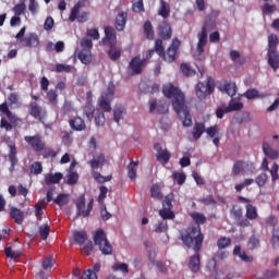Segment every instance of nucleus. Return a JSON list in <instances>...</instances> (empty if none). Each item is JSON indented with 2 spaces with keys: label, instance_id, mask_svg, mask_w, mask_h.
<instances>
[{
  "label": "nucleus",
  "instance_id": "nucleus-5",
  "mask_svg": "<svg viewBox=\"0 0 279 279\" xmlns=\"http://www.w3.org/2000/svg\"><path fill=\"white\" fill-rule=\"evenodd\" d=\"M278 35L270 34L268 36V50H267V57H268V64L271 66L274 71H277L279 69V51H278Z\"/></svg>",
  "mask_w": 279,
  "mask_h": 279
},
{
  "label": "nucleus",
  "instance_id": "nucleus-11",
  "mask_svg": "<svg viewBox=\"0 0 279 279\" xmlns=\"http://www.w3.org/2000/svg\"><path fill=\"white\" fill-rule=\"evenodd\" d=\"M147 65V59H141V54H137L131 59L128 69L131 71V75H141L143 68Z\"/></svg>",
  "mask_w": 279,
  "mask_h": 279
},
{
  "label": "nucleus",
  "instance_id": "nucleus-23",
  "mask_svg": "<svg viewBox=\"0 0 279 279\" xmlns=\"http://www.w3.org/2000/svg\"><path fill=\"white\" fill-rule=\"evenodd\" d=\"M74 204L76 206L77 217H84V213H86V196L82 194L80 197L76 198Z\"/></svg>",
  "mask_w": 279,
  "mask_h": 279
},
{
  "label": "nucleus",
  "instance_id": "nucleus-16",
  "mask_svg": "<svg viewBox=\"0 0 279 279\" xmlns=\"http://www.w3.org/2000/svg\"><path fill=\"white\" fill-rule=\"evenodd\" d=\"M213 90H215V88H213L209 83L204 84L198 82L195 87L196 96L198 99H201V101L206 99L207 95H210Z\"/></svg>",
  "mask_w": 279,
  "mask_h": 279
},
{
  "label": "nucleus",
  "instance_id": "nucleus-49",
  "mask_svg": "<svg viewBox=\"0 0 279 279\" xmlns=\"http://www.w3.org/2000/svg\"><path fill=\"white\" fill-rule=\"evenodd\" d=\"M136 167H138V161H131L128 166V177L130 180H136Z\"/></svg>",
  "mask_w": 279,
  "mask_h": 279
},
{
  "label": "nucleus",
  "instance_id": "nucleus-6",
  "mask_svg": "<svg viewBox=\"0 0 279 279\" xmlns=\"http://www.w3.org/2000/svg\"><path fill=\"white\" fill-rule=\"evenodd\" d=\"M94 243L98 245L101 254L110 256L112 254V244L108 241V236L102 229H99L94 234Z\"/></svg>",
  "mask_w": 279,
  "mask_h": 279
},
{
  "label": "nucleus",
  "instance_id": "nucleus-40",
  "mask_svg": "<svg viewBox=\"0 0 279 279\" xmlns=\"http://www.w3.org/2000/svg\"><path fill=\"white\" fill-rule=\"evenodd\" d=\"M54 204H57V206H66V204H69V202H71V198L69 196V194L65 193H61L59 194L54 199H53Z\"/></svg>",
  "mask_w": 279,
  "mask_h": 279
},
{
  "label": "nucleus",
  "instance_id": "nucleus-4",
  "mask_svg": "<svg viewBox=\"0 0 279 279\" xmlns=\"http://www.w3.org/2000/svg\"><path fill=\"white\" fill-rule=\"evenodd\" d=\"M180 45H182V41L180 39L174 38L168 49L165 51V46L162 45V39H156L155 40V51L159 56V58L162 59L163 62H168V64H171V62H175L178 58V51H180Z\"/></svg>",
  "mask_w": 279,
  "mask_h": 279
},
{
  "label": "nucleus",
  "instance_id": "nucleus-42",
  "mask_svg": "<svg viewBox=\"0 0 279 279\" xmlns=\"http://www.w3.org/2000/svg\"><path fill=\"white\" fill-rule=\"evenodd\" d=\"M190 217L195 221L196 226H204L206 223V216L204 214L194 211L190 214Z\"/></svg>",
  "mask_w": 279,
  "mask_h": 279
},
{
  "label": "nucleus",
  "instance_id": "nucleus-63",
  "mask_svg": "<svg viewBox=\"0 0 279 279\" xmlns=\"http://www.w3.org/2000/svg\"><path fill=\"white\" fill-rule=\"evenodd\" d=\"M81 47L82 49H87V51H90L93 49V39L83 37L81 39Z\"/></svg>",
  "mask_w": 279,
  "mask_h": 279
},
{
  "label": "nucleus",
  "instance_id": "nucleus-59",
  "mask_svg": "<svg viewBox=\"0 0 279 279\" xmlns=\"http://www.w3.org/2000/svg\"><path fill=\"white\" fill-rule=\"evenodd\" d=\"M41 267L45 271H49L53 267V257L48 256L43 259Z\"/></svg>",
  "mask_w": 279,
  "mask_h": 279
},
{
  "label": "nucleus",
  "instance_id": "nucleus-20",
  "mask_svg": "<svg viewBox=\"0 0 279 279\" xmlns=\"http://www.w3.org/2000/svg\"><path fill=\"white\" fill-rule=\"evenodd\" d=\"M9 215L17 226H21L25 221V213L17 207H11Z\"/></svg>",
  "mask_w": 279,
  "mask_h": 279
},
{
  "label": "nucleus",
  "instance_id": "nucleus-2",
  "mask_svg": "<svg viewBox=\"0 0 279 279\" xmlns=\"http://www.w3.org/2000/svg\"><path fill=\"white\" fill-rule=\"evenodd\" d=\"M180 239L182 243L189 247V250L193 247L194 252H202V245L204 244V233H202V227L195 225L187 227L180 233Z\"/></svg>",
  "mask_w": 279,
  "mask_h": 279
},
{
  "label": "nucleus",
  "instance_id": "nucleus-54",
  "mask_svg": "<svg viewBox=\"0 0 279 279\" xmlns=\"http://www.w3.org/2000/svg\"><path fill=\"white\" fill-rule=\"evenodd\" d=\"M80 180V174L75 171H68V181L66 184L70 186H73V184H77V181Z\"/></svg>",
  "mask_w": 279,
  "mask_h": 279
},
{
  "label": "nucleus",
  "instance_id": "nucleus-17",
  "mask_svg": "<svg viewBox=\"0 0 279 279\" xmlns=\"http://www.w3.org/2000/svg\"><path fill=\"white\" fill-rule=\"evenodd\" d=\"M8 147H9L8 158H9V161L11 162V166L9 167V171L10 173H13L16 165H19V157H17L19 150H16V145L14 144H9Z\"/></svg>",
  "mask_w": 279,
  "mask_h": 279
},
{
  "label": "nucleus",
  "instance_id": "nucleus-8",
  "mask_svg": "<svg viewBox=\"0 0 279 279\" xmlns=\"http://www.w3.org/2000/svg\"><path fill=\"white\" fill-rule=\"evenodd\" d=\"M25 143L32 147L33 151L35 154H40V151H45V147L47 144H45V140H43V136L40 134L35 135H26L24 136Z\"/></svg>",
  "mask_w": 279,
  "mask_h": 279
},
{
  "label": "nucleus",
  "instance_id": "nucleus-62",
  "mask_svg": "<svg viewBox=\"0 0 279 279\" xmlns=\"http://www.w3.org/2000/svg\"><path fill=\"white\" fill-rule=\"evenodd\" d=\"M47 99L48 101H50V104H53V106L58 105V93L56 92V89H50L47 93Z\"/></svg>",
  "mask_w": 279,
  "mask_h": 279
},
{
  "label": "nucleus",
  "instance_id": "nucleus-44",
  "mask_svg": "<svg viewBox=\"0 0 279 279\" xmlns=\"http://www.w3.org/2000/svg\"><path fill=\"white\" fill-rule=\"evenodd\" d=\"M25 10H27V5H25V0H22L13 7L12 12H14L15 16H21L25 14Z\"/></svg>",
  "mask_w": 279,
  "mask_h": 279
},
{
  "label": "nucleus",
  "instance_id": "nucleus-21",
  "mask_svg": "<svg viewBox=\"0 0 279 279\" xmlns=\"http://www.w3.org/2000/svg\"><path fill=\"white\" fill-rule=\"evenodd\" d=\"M206 132V123L196 122L192 130V138L193 141H199L202 138V134Z\"/></svg>",
  "mask_w": 279,
  "mask_h": 279
},
{
  "label": "nucleus",
  "instance_id": "nucleus-64",
  "mask_svg": "<svg viewBox=\"0 0 279 279\" xmlns=\"http://www.w3.org/2000/svg\"><path fill=\"white\" fill-rule=\"evenodd\" d=\"M167 230H169V225L165 220L155 225V232H167Z\"/></svg>",
  "mask_w": 279,
  "mask_h": 279
},
{
  "label": "nucleus",
  "instance_id": "nucleus-39",
  "mask_svg": "<svg viewBox=\"0 0 279 279\" xmlns=\"http://www.w3.org/2000/svg\"><path fill=\"white\" fill-rule=\"evenodd\" d=\"M21 121H16L15 123L9 121L5 118L0 120V128L1 130H5V132H12L13 128H16Z\"/></svg>",
  "mask_w": 279,
  "mask_h": 279
},
{
  "label": "nucleus",
  "instance_id": "nucleus-12",
  "mask_svg": "<svg viewBox=\"0 0 279 279\" xmlns=\"http://www.w3.org/2000/svg\"><path fill=\"white\" fill-rule=\"evenodd\" d=\"M149 112L156 114H167L169 112V105H167V100L160 99L159 101L153 99L149 101Z\"/></svg>",
  "mask_w": 279,
  "mask_h": 279
},
{
  "label": "nucleus",
  "instance_id": "nucleus-38",
  "mask_svg": "<svg viewBox=\"0 0 279 279\" xmlns=\"http://www.w3.org/2000/svg\"><path fill=\"white\" fill-rule=\"evenodd\" d=\"M156 159L158 162H163V165H167L169 160H171V153L165 148L161 153L156 154Z\"/></svg>",
  "mask_w": 279,
  "mask_h": 279
},
{
  "label": "nucleus",
  "instance_id": "nucleus-35",
  "mask_svg": "<svg viewBox=\"0 0 279 279\" xmlns=\"http://www.w3.org/2000/svg\"><path fill=\"white\" fill-rule=\"evenodd\" d=\"M234 256H239L241 260H244V263H252L254 260V257L247 255L245 251H241V246H235L233 250Z\"/></svg>",
  "mask_w": 279,
  "mask_h": 279
},
{
  "label": "nucleus",
  "instance_id": "nucleus-41",
  "mask_svg": "<svg viewBox=\"0 0 279 279\" xmlns=\"http://www.w3.org/2000/svg\"><path fill=\"white\" fill-rule=\"evenodd\" d=\"M38 232H39L40 239L43 241H47V239H49L51 228L47 223H44V225L39 226Z\"/></svg>",
  "mask_w": 279,
  "mask_h": 279
},
{
  "label": "nucleus",
  "instance_id": "nucleus-36",
  "mask_svg": "<svg viewBox=\"0 0 279 279\" xmlns=\"http://www.w3.org/2000/svg\"><path fill=\"white\" fill-rule=\"evenodd\" d=\"M124 114L125 108L122 105H116L113 108V121H116V123H119V121L123 119Z\"/></svg>",
  "mask_w": 279,
  "mask_h": 279
},
{
  "label": "nucleus",
  "instance_id": "nucleus-3",
  "mask_svg": "<svg viewBox=\"0 0 279 279\" xmlns=\"http://www.w3.org/2000/svg\"><path fill=\"white\" fill-rule=\"evenodd\" d=\"M100 43L104 47H108L107 54L112 62H117L121 58V47L117 46V31L114 27H105V37Z\"/></svg>",
  "mask_w": 279,
  "mask_h": 279
},
{
  "label": "nucleus",
  "instance_id": "nucleus-7",
  "mask_svg": "<svg viewBox=\"0 0 279 279\" xmlns=\"http://www.w3.org/2000/svg\"><path fill=\"white\" fill-rule=\"evenodd\" d=\"M84 1H78L74 4L69 15L70 23H75V21H77L78 23H86V21H88V16H90L89 12L84 11L80 13V10L84 8Z\"/></svg>",
  "mask_w": 279,
  "mask_h": 279
},
{
  "label": "nucleus",
  "instance_id": "nucleus-47",
  "mask_svg": "<svg viewBox=\"0 0 279 279\" xmlns=\"http://www.w3.org/2000/svg\"><path fill=\"white\" fill-rule=\"evenodd\" d=\"M241 97H245L248 100L258 99L260 97V93L256 88L247 89Z\"/></svg>",
  "mask_w": 279,
  "mask_h": 279
},
{
  "label": "nucleus",
  "instance_id": "nucleus-10",
  "mask_svg": "<svg viewBox=\"0 0 279 279\" xmlns=\"http://www.w3.org/2000/svg\"><path fill=\"white\" fill-rule=\"evenodd\" d=\"M114 99V89L108 88L101 96L98 98V106L105 112H112V106L110 101Z\"/></svg>",
  "mask_w": 279,
  "mask_h": 279
},
{
  "label": "nucleus",
  "instance_id": "nucleus-53",
  "mask_svg": "<svg viewBox=\"0 0 279 279\" xmlns=\"http://www.w3.org/2000/svg\"><path fill=\"white\" fill-rule=\"evenodd\" d=\"M40 10V5L36 0H29L28 2V11L31 12L32 16H36Z\"/></svg>",
  "mask_w": 279,
  "mask_h": 279
},
{
  "label": "nucleus",
  "instance_id": "nucleus-32",
  "mask_svg": "<svg viewBox=\"0 0 279 279\" xmlns=\"http://www.w3.org/2000/svg\"><path fill=\"white\" fill-rule=\"evenodd\" d=\"M96 112H97V109H95V106H93V104H90V102H87L83 107V114H84V117H86V119L88 121H93Z\"/></svg>",
  "mask_w": 279,
  "mask_h": 279
},
{
  "label": "nucleus",
  "instance_id": "nucleus-46",
  "mask_svg": "<svg viewBox=\"0 0 279 279\" xmlns=\"http://www.w3.org/2000/svg\"><path fill=\"white\" fill-rule=\"evenodd\" d=\"M4 254L7 258H11L12 260H16V258H21V251H12L11 246L4 248Z\"/></svg>",
  "mask_w": 279,
  "mask_h": 279
},
{
  "label": "nucleus",
  "instance_id": "nucleus-60",
  "mask_svg": "<svg viewBox=\"0 0 279 279\" xmlns=\"http://www.w3.org/2000/svg\"><path fill=\"white\" fill-rule=\"evenodd\" d=\"M31 173L34 175H40L43 173V163L40 161H35L31 165Z\"/></svg>",
  "mask_w": 279,
  "mask_h": 279
},
{
  "label": "nucleus",
  "instance_id": "nucleus-56",
  "mask_svg": "<svg viewBox=\"0 0 279 279\" xmlns=\"http://www.w3.org/2000/svg\"><path fill=\"white\" fill-rule=\"evenodd\" d=\"M232 240L230 238L222 236L217 241L218 250H226V247H230Z\"/></svg>",
  "mask_w": 279,
  "mask_h": 279
},
{
  "label": "nucleus",
  "instance_id": "nucleus-45",
  "mask_svg": "<svg viewBox=\"0 0 279 279\" xmlns=\"http://www.w3.org/2000/svg\"><path fill=\"white\" fill-rule=\"evenodd\" d=\"M247 247L248 250H258L260 247V239L256 235H252L247 241Z\"/></svg>",
  "mask_w": 279,
  "mask_h": 279
},
{
  "label": "nucleus",
  "instance_id": "nucleus-29",
  "mask_svg": "<svg viewBox=\"0 0 279 279\" xmlns=\"http://www.w3.org/2000/svg\"><path fill=\"white\" fill-rule=\"evenodd\" d=\"M170 14H171V5H169L167 1L160 0L158 15L161 16L162 19H169Z\"/></svg>",
  "mask_w": 279,
  "mask_h": 279
},
{
  "label": "nucleus",
  "instance_id": "nucleus-24",
  "mask_svg": "<svg viewBox=\"0 0 279 279\" xmlns=\"http://www.w3.org/2000/svg\"><path fill=\"white\" fill-rule=\"evenodd\" d=\"M125 23H128V12L122 11L116 16V29L123 32L125 29Z\"/></svg>",
  "mask_w": 279,
  "mask_h": 279
},
{
  "label": "nucleus",
  "instance_id": "nucleus-33",
  "mask_svg": "<svg viewBox=\"0 0 279 279\" xmlns=\"http://www.w3.org/2000/svg\"><path fill=\"white\" fill-rule=\"evenodd\" d=\"M105 163H106V157L104 155H99L89 161L92 171L100 169V167H104Z\"/></svg>",
  "mask_w": 279,
  "mask_h": 279
},
{
  "label": "nucleus",
  "instance_id": "nucleus-30",
  "mask_svg": "<svg viewBox=\"0 0 279 279\" xmlns=\"http://www.w3.org/2000/svg\"><path fill=\"white\" fill-rule=\"evenodd\" d=\"M63 174L62 172H57V173H49L45 177V182L47 186L51 184H60V181L62 180Z\"/></svg>",
  "mask_w": 279,
  "mask_h": 279
},
{
  "label": "nucleus",
  "instance_id": "nucleus-31",
  "mask_svg": "<svg viewBox=\"0 0 279 279\" xmlns=\"http://www.w3.org/2000/svg\"><path fill=\"white\" fill-rule=\"evenodd\" d=\"M78 60L82 64H90L93 62V54L88 49H82L77 54Z\"/></svg>",
  "mask_w": 279,
  "mask_h": 279
},
{
  "label": "nucleus",
  "instance_id": "nucleus-43",
  "mask_svg": "<svg viewBox=\"0 0 279 279\" xmlns=\"http://www.w3.org/2000/svg\"><path fill=\"white\" fill-rule=\"evenodd\" d=\"M222 90H225V93L229 95V97H234V95H236V84L226 82Z\"/></svg>",
  "mask_w": 279,
  "mask_h": 279
},
{
  "label": "nucleus",
  "instance_id": "nucleus-13",
  "mask_svg": "<svg viewBox=\"0 0 279 279\" xmlns=\"http://www.w3.org/2000/svg\"><path fill=\"white\" fill-rule=\"evenodd\" d=\"M198 43L196 45V51L198 56H204V48L208 45V27L204 25L201 32L197 34Z\"/></svg>",
  "mask_w": 279,
  "mask_h": 279
},
{
  "label": "nucleus",
  "instance_id": "nucleus-19",
  "mask_svg": "<svg viewBox=\"0 0 279 279\" xmlns=\"http://www.w3.org/2000/svg\"><path fill=\"white\" fill-rule=\"evenodd\" d=\"M202 265V259L199 258V252H195V255L190 257L187 267L192 271V274H197L199 271Z\"/></svg>",
  "mask_w": 279,
  "mask_h": 279
},
{
  "label": "nucleus",
  "instance_id": "nucleus-27",
  "mask_svg": "<svg viewBox=\"0 0 279 279\" xmlns=\"http://www.w3.org/2000/svg\"><path fill=\"white\" fill-rule=\"evenodd\" d=\"M263 151L267 158H270V160H278L279 159V153L276 149L271 148V145L269 143L264 142L263 143Z\"/></svg>",
  "mask_w": 279,
  "mask_h": 279
},
{
  "label": "nucleus",
  "instance_id": "nucleus-37",
  "mask_svg": "<svg viewBox=\"0 0 279 279\" xmlns=\"http://www.w3.org/2000/svg\"><path fill=\"white\" fill-rule=\"evenodd\" d=\"M230 216L234 221H241V219H243V207L233 205L230 209Z\"/></svg>",
  "mask_w": 279,
  "mask_h": 279
},
{
  "label": "nucleus",
  "instance_id": "nucleus-28",
  "mask_svg": "<svg viewBox=\"0 0 279 279\" xmlns=\"http://www.w3.org/2000/svg\"><path fill=\"white\" fill-rule=\"evenodd\" d=\"M245 217L246 219H250V221H256L258 219V208L252 204L245 205Z\"/></svg>",
  "mask_w": 279,
  "mask_h": 279
},
{
  "label": "nucleus",
  "instance_id": "nucleus-55",
  "mask_svg": "<svg viewBox=\"0 0 279 279\" xmlns=\"http://www.w3.org/2000/svg\"><path fill=\"white\" fill-rule=\"evenodd\" d=\"M113 271H122V274H130V266L125 263H116L112 266Z\"/></svg>",
  "mask_w": 279,
  "mask_h": 279
},
{
  "label": "nucleus",
  "instance_id": "nucleus-14",
  "mask_svg": "<svg viewBox=\"0 0 279 279\" xmlns=\"http://www.w3.org/2000/svg\"><path fill=\"white\" fill-rule=\"evenodd\" d=\"M157 32L161 40H171V37L173 36L171 24L167 21H162L158 24Z\"/></svg>",
  "mask_w": 279,
  "mask_h": 279
},
{
  "label": "nucleus",
  "instance_id": "nucleus-48",
  "mask_svg": "<svg viewBox=\"0 0 279 279\" xmlns=\"http://www.w3.org/2000/svg\"><path fill=\"white\" fill-rule=\"evenodd\" d=\"M180 69L185 77H193L196 73L195 70L189 65V63H181Z\"/></svg>",
  "mask_w": 279,
  "mask_h": 279
},
{
  "label": "nucleus",
  "instance_id": "nucleus-57",
  "mask_svg": "<svg viewBox=\"0 0 279 279\" xmlns=\"http://www.w3.org/2000/svg\"><path fill=\"white\" fill-rule=\"evenodd\" d=\"M159 217H161V219H163L165 221L167 219L172 220V219H175V214L171 209H161L159 210Z\"/></svg>",
  "mask_w": 279,
  "mask_h": 279
},
{
  "label": "nucleus",
  "instance_id": "nucleus-25",
  "mask_svg": "<svg viewBox=\"0 0 279 279\" xmlns=\"http://www.w3.org/2000/svg\"><path fill=\"white\" fill-rule=\"evenodd\" d=\"M0 112L4 114L11 123H16V121H21L19 117L12 113V111L10 110V107L8 106V102H3L0 105Z\"/></svg>",
  "mask_w": 279,
  "mask_h": 279
},
{
  "label": "nucleus",
  "instance_id": "nucleus-61",
  "mask_svg": "<svg viewBox=\"0 0 279 279\" xmlns=\"http://www.w3.org/2000/svg\"><path fill=\"white\" fill-rule=\"evenodd\" d=\"M268 178L269 177L265 172L258 174L257 178L255 179L257 186H259V187L265 186V184H267Z\"/></svg>",
  "mask_w": 279,
  "mask_h": 279
},
{
  "label": "nucleus",
  "instance_id": "nucleus-50",
  "mask_svg": "<svg viewBox=\"0 0 279 279\" xmlns=\"http://www.w3.org/2000/svg\"><path fill=\"white\" fill-rule=\"evenodd\" d=\"M94 114H95V124L98 128H101V125L106 123V114H104L102 111H100L99 109H96V113Z\"/></svg>",
  "mask_w": 279,
  "mask_h": 279
},
{
  "label": "nucleus",
  "instance_id": "nucleus-9",
  "mask_svg": "<svg viewBox=\"0 0 279 279\" xmlns=\"http://www.w3.org/2000/svg\"><path fill=\"white\" fill-rule=\"evenodd\" d=\"M242 108H244L243 102L236 101L234 98H232L229 101V106H220L217 108L216 117L217 119H223V114H228L230 112H239V110Z\"/></svg>",
  "mask_w": 279,
  "mask_h": 279
},
{
  "label": "nucleus",
  "instance_id": "nucleus-1",
  "mask_svg": "<svg viewBox=\"0 0 279 279\" xmlns=\"http://www.w3.org/2000/svg\"><path fill=\"white\" fill-rule=\"evenodd\" d=\"M162 93L165 97L172 99V108L181 119L184 128H191V125H193V118L191 117V111L186 106L184 94L180 88L173 86V84H167L163 85Z\"/></svg>",
  "mask_w": 279,
  "mask_h": 279
},
{
  "label": "nucleus",
  "instance_id": "nucleus-26",
  "mask_svg": "<svg viewBox=\"0 0 279 279\" xmlns=\"http://www.w3.org/2000/svg\"><path fill=\"white\" fill-rule=\"evenodd\" d=\"M28 114H31L33 119H39V117L43 114V107L36 101H31L28 104Z\"/></svg>",
  "mask_w": 279,
  "mask_h": 279
},
{
  "label": "nucleus",
  "instance_id": "nucleus-34",
  "mask_svg": "<svg viewBox=\"0 0 279 279\" xmlns=\"http://www.w3.org/2000/svg\"><path fill=\"white\" fill-rule=\"evenodd\" d=\"M73 240L78 245H84V243H86V241H88V233H86V231H74Z\"/></svg>",
  "mask_w": 279,
  "mask_h": 279
},
{
  "label": "nucleus",
  "instance_id": "nucleus-51",
  "mask_svg": "<svg viewBox=\"0 0 279 279\" xmlns=\"http://www.w3.org/2000/svg\"><path fill=\"white\" fill-rule=\"evenodd\" d=\"M276 10H278V8L276 7V4H269V3H265L262 7V12L265 16H271V14H274V12H276Z\"/></svg>",
  "mask_w": 279,
  "mask_h": 279
},
{
  "label": "nucleus",
  "instance_id": "nucleus-52",
  "mask_svg": "<svg viewBox=\"0 0 279 279\" xmlns=\"http://www.w3.org/2000/svg\"><path fill=\"white\" fill-rule=\"evenodd\" d=\"M144 33L148 40H154V26H151V22L147 21L144 23Z\"/></svg>",
  "mask_w": 279,
  "mask_h": 279
},
{
  "label": "nucleus",
  "instance_id": "nucleus-15",
  "mask_svg": "<svg viewBox=\"0 0 279 279\" xmlns=\"http://www.w3.org/2000/svg\"><path fill=\"white\" fill-rule=\"evenodd\" d=\"M20 45H22V47L34 49L40 45V37H38V34L36 33H28L24 38H21Z\"/></svg>",
  "mask_w": 279,
  "mask_h": 279
},
{
  "label": "nucleus",
  "instance_id": "nucleus-58",
  "mask_svg": "<svg viewBox=\"0 0 279 279\" xmlns=\"http://www.w3.org/2000/svg\"><path fill=\"white\" fill-rule=\"evenodd\" d=\"M243 167H245L244 161H241V160L235 161L232 167L231 175H239L241 171H243Z\"/></svg>",
  "mask_w": 279,
  "mask_h": 279
},
{
  "label": "nucleus",
  "instance_id": "nucleus-18",
  "mask_svg": "<svg viewBox=\"0 0 279 279\" xmlns=\"http://www.w3.org/2000/svg\"><path fill=\"white\" fill-rule=\"evenodd\" d=\"M69 125L73 132H84L86 130V121L82 117H74L69 120Z\"/></svg>",
  "mask_w": 279,
  "mask_h": 279
},
{
  "label": "nucleus",
  "instance_id": "nucleus-22",
  "mask_svg": "<svg viewBox=\"0 0 279 279\" xmlns=\"http://www.w3.org/2000/svg\"><path fill=\"white\" fill-rule=\"evenodd\" d=\"M98 271H101V263H96L93 267V269L85 270L81 278L82 279H98L97 274Z\"/></svg>",
  "mask_w": 279,
  "mask_h": 279
}]
</instances>
